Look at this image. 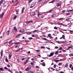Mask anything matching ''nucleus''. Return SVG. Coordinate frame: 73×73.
<instances>
[{"instance_id": "13d9d810", "label": "nucleus", "mask_w": 73, "mask_h": 73, "mask_svg": "<svg viewBox=\"0 0 73 73\" xmlns=\"http://www.w3.org/2000/svg\"><path fill=\"white\" fill-rule=\"evenodd\" d=\"M66 15H70V13H69L68 14L67 13H66Z\"/></svg>"}, {"instance_id": "603ef678", "label": "nucleus", "mask_w": 73, "mask_h": 73, "mask_svg": "<svg viewBox=\"0 0 73 73\" xmlns=\"http://www.w3.org/2000/svg\"><path fill=\"white\" fill-rule=\"evenodd\" d=\"M62 12L63 13H65V10H63Z\"/></svg>"}, {"instance_id": "aec40b11", "label": "nucleus", "mask_w": 73, "mask_h": 73, "mask_svg": "<svg viewBox=\"0 0 73 73\" xmlns=\"http://www.w3.org/2000/svg\"><path fill=\"white\" fill-rule=\"evenodd\" d=\"M14 30L15 32H17V29H16V28H14Z\"/></svg>"}, {"instance_id": "e2e57ef3", "label": "nucleus", "mask_w": 73, "mask_h": 73, "mask_svg": "<svg viewBox=\"0 0 73 73\" xmlns=\"http://www.w3.org/2000/svg\"><path fill=\"white\" fill-rule=\"evenodd\" d=\"M36 68H38V69H39V67H38V66H36Z\"/></svg>"}, {"instance_id": "c85d7f7f", "label": "nucleus", "mask_w": 73, "mask_h": 73, "mask_svg": "<svg viewBox=\"0 0 73 73\" xmlns=\"http://www.w3.org/2000/svg\"><path fill=\"white\" fill-rule=\"evenodd\" d=\"M42 66H45V63L44 62L42 64Z\"/></svg>"}, {"instance_id": "ddd939ff", "label": "nucleus", "mask_w": 73, "mask_h": 73, "mask_svg": "<svg viewBox=\"0 0 73 73\" xmlns=\"http://www.w3.org/2000/svg\"><path fill=\"white\" fill-rule=\"evenodd\" d=\"M61 42V44H66V40H64L61 42Z\"/></svg>"}, {"instance_id": "7ed1b4c3", "label": "nucleus", "mask_w": 73, "mask_h": 73, "mask_svg": "<svg viewBox=\"0 0 73 73\" xmlns=\"http://www.w3.org/2000/svg\"><path fill=\"white\" fill-rule=\"evenodd\" d=\"M73 66V65L71 64L69 65V67L71 69V70L73 71V66Z\"/></svg>"}, {"instance_id": "37998d69", "label": "nucleus", "mask_w": 73, "mask_h": 73, "mask_svg": "<svg viewBox=\"0 0 73 73\" xmlns=\"http://www.w3.org/2000/svg\"><path fill=\"white\" fill-rule=\"evenodd\" d=\"M56 65L54 64L53 66V67L54 68H56Z\"/></svg>"}, {"instance_id": "6e6552de", "label": "nucleus", "mask_w": 73, "mask_h": 73, "mask_svg": "<svg viewBox=\"0 0 73 73\" xmlns=\"http://www.w3.org/2000/svg\"><path fill=\"white\" fill-rule=\"evenodd\" d=\"M56 4L57 5V7H59L60 6H61V3L60 2H59L58 3H57Z\"/></svg>"}, {"instance_id": "338daca9", "label": "nucleus", "mask_w": 73, "mask_h": 73, "mask_svg": "<svg viewBox=\"0 0 73 73\" xmlns=\"http://www.w3.org/2000/svg\"><path fill=\"white\" fill-rule=\"evenodd\" d=\"M59 73H64V72L62 71L60 72H59Z\"/></svg>"}, {"instance_id": "a878e982", "label": "nucleus", "mask_w": 73, "mask_h": 73, "mask_svg": "<svg viewBox=\"0 0 73 73\" xmlns=\"http://www.w3.org/2000/svg\"><path fill=\"white\" fill-rule=\"evenodd\" d=\"M19 48V46L18 45L17 46H16L15 47V48H16L17 49H18Z\"/></svg>"}, {"instance_id": "5701e85b", "label": "nucleus", "mask_w": 73, "mask_h": 73, "mask_svg": "<svg viewBox=\"0 0 73 73\" xmlns=\"http://www.w3.org/2000/svg\"><path fill=\"white\" fill-rule=\"evenodd\" d=\"M57 20H64V18H58L57 19Z\"/></svg>"}, {"instance_id": "f03ea898", "label": "nucleus", "mask_w": 73, "mask_h": 73, "mask_svg": "<svg viewBox=\"0 0 73 73\" xmlns=\"http://www.w3.org/2000/svg\"><path fill=\"white\" fill-rule=\"evenodd\" d=\"M32 68L31 67H30L29 66H28L27 67V68L25 69V71H28V70H31V69Z\"/></svg>"}, {"instance_id": "79ce46f5", "label": "nucleus", "mask_w": 73, "mask_h": 73, "mask_svg": "<svg viewBox=\"0 0 73 73\" xmlns=\"http://www.w3.org/2000/svg\"><path fill=\"white\" fill-rule=\"evenodd\" d=\"M4 69L6 70H8V69L6 67H4Z\"/></svg>"}, {"instance_id": "6e6d98bb", "label": "nucleus", "mask_w": 73, "mask_h": 73, "mask_svg": "<svg viewBox=\"0 0 73 73\" xmlns=\"http://www.w3.org/2000/svg\"><path fill=\"white\" fill-rule=\"evenodd\" d=\"M55 61L56 62H57L58 61V60H55Z\"/></svg>"}, {"instance_id": "bf43d9fd", "label": "nucleus", "mask_w": 73, "mask_h": 73, "mask_svg": "<svg viewBox=\"0 0 73 73\" xmlns=\"http://www.w3.org/2000/svg\"><path fill=\"white\" fill-rule=\"evenodd\" d=\"M40 50H36V52H40Z\"/></svg>"}, {"instance_id": "0e129e2a", "label": "nucleus", "mask_w": 73, "mask_h": 73, "mask_svg": "<svg viewBox=\"0 0 73 73\" xmlns=\"http://www.w3.org/2000/svg\"><path fill=\"white\" fill-rule=\"evenodd\" d=\"M43 40H46V38H43Z\"/></svg>"}, {"instance_id": "a18cd8bd", "label": "nucleus", "mask_w": 73, "mask_h": 73, "mask_svg": "<svg viewBox=\"0 0 73 73\" xmlns=\"http://www.w3.org/2000/svg\"><path fill=\"white\" fill-rule=\"evenodd\" d=\"M53 11V10H51L49 11V13H51Z\"/></svg>"}, {"instance_id": "c03bdc74", "label": "nucleus", "mask_w": 73, "mask_h": 73, "mask_svg": "<svg viewBox=\"0 0 73 73\" xmlns=\"http://www.w3.org/2000/svg\"><path fill=\"white\" fill-rule=\"evenodd\" d=\"M29 40H32V39H33V38L32 37H30L29 38Z\"/></svg>"}, {"instance_id": "bb28decb", "label": "nucleus", "mask_w": 73, "mask_h": 73, "mask_svg": "<svg viewBox=\"0 0 73 73\" xmlns=\"http://www.w3.org/2000/svg\"><path fill=\"white\" fill-rule=\"evenodd\" d=\"M0 70H1V71H4V70L3 69V68H0Z\"/></svg>"}, {"instance_id": "f8f14e48", "label": "nucleus", "mask_w": 73, "mask_h": 73, "mask_svg": "<svg viewBox=\"0 0 73 73\" xmlns=\"http://www.w3.org/2000/svg\"><path fill=\"white\" fill-rule=\"evenodd\" d=\"M25 9V7H23L22 9V13H24V9Z\"/></svg>"}, {"instance_id": "4be33fe9", "label": "nucleus", "mask_w": 73, "mask_h": 73, "mask_svg": "<svg viewBox=\"0 0 73 73\" xmlns=\"http://www.w3.org/2000/svg\"><path fill=\"white\" fill-rule=\"evenodd\" d=\"M15 10L16 11V15H19V11H17V9H16Z\"/></svg>"}, {"instance_id": "c9c22d12", "label": "nucleus", "mask_w": 73, "mask_h": 73, "mask_svg": "<svg viewBox=\"0 0 73 73\" xmlns=\"http://www.w3.org/2000/svg\"><path fill=\"white\" fill-rule=\"evenodd\" d=\"M5 61L7 62H8L9 61L8 60V59H7V58H6Z\"/></svg>"}, {"instance_id": "2eb2a0df", "label": "nucleus", "mask_w": 73, "mask_h": 73, "mask_svg": "<svg viewBox=\"0 0 73 73\" xmlns=\"http://www.w3.org/2000/svg\"><path fill=\"white\" fill-rule=\"evenodd\" d=\"M19 32L21 33H24V30H21L19 31Z\"/></svg>"}, {"instance_id": "58836bf2", "label": "nucleus", "mask_w": 73, "mask_h": 73, "mask_svg": "<svg viewBox=\"0 0 73 73\" xmlns=\"http://www.w3.org/2000/svg\"><path fill=\"white\" fill-rule=\"evenodd\" d=\"M32 33V32H29V33H27V34L28 35H31Z\"/></svg>"}, {"instance_id": "774afa93", "label": "nucleus", "mask_w": 73, "mask_h": 73, "mask_svg": "<svg viewBox=\"0 0 73 73\" xmlns=\"http://www.w3.org/2000/svg\"><path fill=\"white\" fill-rule=\"evenodd\" d=\"M67 12H71L70 10H67Z\"/></svg>"}, {"instance_id": "f3484780", "label": "nucleus", "mask_w": 73, "mask_h": 73, "mask_svg": "<svg viewBox=\"0 0 73 73\" xmlns=\"http://www.w3.org/2000/svg\"><path fill=\"white\" fill-rule=\"evenodd\" d=\"M65 21H69V18H65Z\"/></svg>"}, {"instance_id": "8fccbe9b", "label": "nucleus", "mask_w": 73, "mask_h": 73, "mask_svg": "<svg viewBox=\"0 0 73 73\" xmlns=\"http://www.w3.org/2000/svg\"><path fill=\"white\" fill-rule=\"evenodd\" d=\"M55 49H58V47L57 46H56L55 47Z\"/></svg>"}, {"instance_id": "9d476101", "label": "nucleus", "mask_w": 73, "mask_h": 73, "mask_svg": "<svg viewBox=\"0 0 73 73\" xmlns=\"http://www.w3.org/2000/svg\"><path fill=\"white\" fill-rule=\"evenodd\" d=\"M35 4L34 3L32 4L31 6H30V8H32L33 7L35 6Z\"/></svg>"}, {"instance_id": "423d86ee", "label": "nucleus", "mask_w": 73, "mask_h": 73, "mask_svg": "<svg viewBox=\"0 0 73 73\" xmlns=\"http://www.w3.org/2000/svg\"><path fill=\"white\" fill-rule=\"evenodd\" d=\"M54 55V53L52 52L50 53V54L48 56L51 57V56H53Z\"/></svg>"}, {"instance_id": "0eeeda50", "label": "nucleus", "mask_w": 73, "mask_h": 73, "mask_svg": "<svg viewBox=\"0 0 73 73\" xmlns=\"http://www.w3.org/2000/svg\"><path fill=\"white\" fill-rule=\"evenodd\" d=\"M21 34H19L18 35H17L16 36V38H19V37H20V36H21Z\"/></svg>"}, {"instance_id": "b1692460", "label": "nucleus", "mask_w": 73, "mask_h": 73, "mask_svg": "<svg viewBox=\"0 0 73 73\" xmlns=\"http://www.w3.org/2000/svg\"><path fill=\"white\" fill-rule=\"evenodd\" d=\"M38 32V30H34V31H33V33H34L35 32Z\"/></svg>"}, {"instance_id": "1a4fd4ad", "label": "nucleus", "mask_w": 73, "mask_h": 73, "mask_svg": "<svg viewBox=\"0 0 73 73\" xmlns=\"http://www.w3.org/2000/svg\"><path fill=\"white\" fill-rule=\"evenodd\" d=\"M23 49V48H19L18 50H16V51L17 52H19V51H20V50H22Z\"/></svg>"}, {"instance_id": "4468645a", "label": "nucleus", "mask_w": 73, "mask_h": 73, "mask_svg": "<svg viewBox=\"0 0 73 73\" xmlns=\"http://www.w3.org/2000/svg\"><path fill=\"white\" fill-rule=\"evenodd\" d=\"M12 56V54L11 53L9 54V59H11V56Z\"/></svg>"}, {"instance_id": "09e8293b", "label": "nucleus", "mask_w": 73, "mask_h": 73, "mask_svg": "<svg viewBox=\"0 0 73 73\" xmlns=\"http://www.w3.org/2000/svg\"><path fill=\"white\" fill-rule=\"evenodd\" d=\"M58 51H56L55 52V54H58Z\"/></svg>"}, {"instance_id": "a211bd4d", "label": "nucleus", "mask_w": 73, "mask_h": 73, "mask_svg": "<svg viewBox=\"0 0 73 73\" xmlns=\"http://www.w3.org/2000/svg\"><path fill=\"white\" fill-rule=\"evenodd\" d=\"M3 51L2 50L1 51L0 54H1V56H3Z\"/></svg>"}, {"instance_id": "393cba45", "label": "nucleus", "mask_w": 73, "mask_h": 73, "mask_svg": "<svg viewBox=\"0 0 73 73\" xmlns=\"http://www.w3.org/2000/svg\"><path fill=\"white\" fill-rule=\"evenodd\" d=\"M6 34H7V35H9V31H7Z\"/></svg>"}, {"instance_id": "49530a36", "label": "nucleus", "mask_w": 73, "mask_h": 73, "mask_svg": "<svg viewBox=\"0 0 73 73\" xmlns=\"http://www.w3.org/2000/svg\"><path fill=\"white\" fill-rule=\"evenodd\" d=\"M7 66L8 67V68H10V65H9V64H8L7 65Z\"/></svg>"}, {"instance_id": "f257e3e1", "label": "nucleus", "mask_w": 73, "mask_h": 73, "mask_svg": "<svg viewBox=\"0 0 73 73\" xmlns=\"http://www.w3.org/2000/svg\"><path fill=\"white\" fill-rule=\"evenodd\" d=\"M38 16L40 19H41V18H44V15H42L40 14V13L38 14Z\"/></svg>"}, {"instance_id": "69168bd1", "label": "nucleus", "mask_w": 73, "mask_h": 73, "mask_svg": "<svg viewBox=\"0 0 73 73\" xmlns=\"http://www.w3.org/2000/svg\"><path fill=\"white\" fill-rule=\"evenodd\" d=\"M62 51L63 52H66V51L65 50H62Z\"/></svg>"}, {"instance_id": "39448f33", "label": "nucleus", "mask_w": 73, "mask_h": 73, "mask_svg": "<svg viewBox=\"0 0 73 73\" xmlns=\"http://www.w3.org/2000/svg\"><path fill=\"white\" fill-rule=\"evenodd\" d=\"M33 20H31L30 21H26L25 22V23H26V24H28L29 23H33Z\"/></svg>"}, {"instance_id": "412c9836", "label": "nucleus", "mask_w": 73, "mask_h": 73, "mask_svg": "<svg viewBox=\"0 0 73 73\" xmlns=\"http://www.w3.org/2000/svg\"><path fill=\"white\" fill-rule=\"evenodd\" d=\"M3 1L4 0H1V1H0V4H3Z\"/></svg>"}, {"instance_id": "cd10ccee", "label": "nucleus", "mask_w": 73, "mask_h": 73, "mask_svg": "<svg viewBox=\"0 0 73 73\" xmlns=\"http://www.w3.org/2000/svg\"><path fill=\"white\" fill-rule=\"evenodd\" d=\"M58 24H59V25H63V23H60L59 22H58Z\"/></svg>"}, {"instance_id": "3c124183", "label": "nucleus", "mask_w": 73, "mask_h": 73, "mask_svg": "<svg viewBox=\"0 0 73 73\" xmlns=\"http://www.w3.org/2000/svg\"><path fill=\"white\" fill-rule=\"evenodd\" d=\"M30 58H31L30 57H27V60H29V59H30Z\"/></svg>"}, {"instance_id": "4d7b16f0", "label": "nucleus", "mask_w": 73, "mask_h": 73, "mask_svg": "<svg viewBox=\"0 0 73 73\" xmlns=\"http://www.w3.org/2000/svg\"><path fill=\"white\" fill-rule=\"evenodd\" d=\"M31 60L33 61H35V59H34L33 58H32Z\"/></svg>"}, {"instance_id": "864d4df0", "label": "nucleus", "mask_w": 73, "mask_h": 73, "mask_svg": "<svg viewBox=\"0 0 73 73\" xmlns=\"http://www.w3.org/2000/svg\"><path fill=\"white\" fill-rule=\"evenodd\" d=\"M41 48H42V49H45V47H43V46H41L40 47Z\"/></svg>"}, {"instance_id": "ea45409f", "label": "nucleus", "mask_w": 73, "mask_h": 73, "mask_svg": "<svg viewBox=\"0 0 73 73\" xmlns=\"http://www.w3.org/2000/svg\"><path fill=\"white\" fill-rule=\"evenodd\" d=\"M62 49V48L60 47L58 50H61Z\"/></svg>"}, {"instance_id": "9b49d317", "label": "nucleus", "mask_w": 73, "mask_h": 73, "mask_svg": "<svg viewBox=\"0 0 73 73\" xmlns=\"http://www.w3.org/2000/svg\"><path fill=\"white\" fill-rule=\"evenodd\" d=\"M65 35H63L60 38V39H62V38H63V39H65Z\"/></svg>"}, {"instance_id": "7c9ffc66", "label": "nucleus", "mask_w": 73, "mask_h": 73, "mask_svg": "<svg viewBox=\"0 0 73 73\" xmlns=\"http://www.w3.org/2000/svg\"><path fill=\"white\" fill-rule=\"evenodd\" d=\"M17 62H18V63H19V62H20V60H19V59L18 58L17 59Z\"/></svg>"}, {"instance_id": "20e7f679", "label": "nucleus", "mask_w": 73, "mask_h": 73, "mask_svg": "<svg viewBox=\"0 0 73 73\" xmlns=\"http://www.w3.org/2000/svg\"><path fill=\"white\" fill-rule=\"evenodd\" d=\"M4 14H5V13H3L1 14H0V18L2 19L3 17Z\"/></svg>"}, {"instance_id": "f704fd0d", "label": "nucleus", "mask_w": 73, "mask_h": 73, "mask_svg": "<svg viewBox=\"0 0 73 73\" xmlns=\"http://www.w3.org/2000/svg\"><path fill=\"white\" fill-rule=\"evenodd\" d=\"M13 41V40H11L9 42V43L10 44H12V42Z\"/></svg>"}, {"instance_id": "473e14b6", "label": "nucleus", "mask_w": 73, "mask_h": 73, "mask_svg": "<svg viewBox=\"0 0 73 73\" xmlns=\"http://www.w3.org/2000/svg\"><path fill=\"white\" fill-rule=\"evenodd\" d=\"M69 56L70 57H72V56H73V54H69Z\"/></svg>"}, {"instance_id": "de8ad7c7", "label": "nucleus", "mask_w": 73, "mask_h": 73, "mask_svg": "<svg viewBox=\"0 0 73 73\" xmlns=\"http://www.w3.org/2000/svg\"><path fill=\"white\" fill-rule=\"evenodd\" d=\"M33 0H29V3H31Z\"/></svg>"}, {"instance_id": "a19ab883", "label": "nucleus", "mask_w": 73, "mask_h": 73, "mask_svg": "<svg viewBox=\"0 0 73 73\" xmlns=\"http://www.w3.org/2000/svg\"><path fill=\"white\" fill-rule=\"evenodd\" d=\"M50 36H51V35L50 34H49L48 35V37H50Z\"/></svg>"}, {"instance_id": "2f4dec72", "label": "nucleus", "mask_w": 73, "mask_h": 73, "mask_svg": "<svg viewBox=\"0 0 73 73\" xmlns=\"http://www.w3.org/2000/svg\"><path fill=\"white\" fill-rule=\"evenodd\" d=\"M68 65H69L68 64H66L65 66V68H68Z\"/></svg>"}, {"instance_id": "6ab92c4d", "label": "nucleus", "mask_w": 73, "mask_h": 73, "mask_svg": "<svg viewBox=\"0 0 73 73\" xmlns=\"http://www.w3.org/2000/svg\"><path fill=\"white\" fill-rule=\"evenodd\" d=\"M28 62V60H26L24 63V64H26Z\"/></svg>"}, {"instance_id": "680f3d73", "label": "nucleus", "mask_w": 73, "mask_h": 73, "mask_svg": "<svg viewBox=\"0 0 73 73\" xmlns=\"http://www.w3.org/2000/svg\"><path fill=\"white\" fill-rule=\"evenodd\" d=\"M50 38H53V37L52 36V35H51V36H50Z\"/></svg>"}, {"instance_id": "4c0bfd02", "label": "nucleus", "mask_w": 73, "mask_h": 73, "mask_svg": "<svg viewBox=\"0 0 73 73\" xmlns=\"http://www.w3.org/2000/svg\"><path fill=\"white\" fill-rule=\"evenodd\" d=\"M15 44L16 45H18L19 44H20V43H19V42H17L15 43Z\"/></svg>"}, {"instance_id": "e433bc0d", "label": "nucleus", "mask_w": 73, "mask_h": 73, "mask_svg": "<svg viewBox=\"0 0 73 73\" xmlns=\"http://www.w3.org/2000/svg\"><path fill=\"white\" fill-rule=\"evenodd\" d=\"M17 18V16H15L14 17L13 19L15 20Z\"/></svg>"}, {"instance_id": "052dcab7", "label": "nucleus", "mask_w": 73, "mask_h": 73, "mask_svg": "<svg viewBox=\"0 0 73 73\" xmlns=\"http://www.w3.org/2000/svg\"><path fill=\"white\" fill-rule=\"evenodd\" d=\"M25 58H23L21 59V60H22L23 61L24 60H25Z\"/></svg>"}, {"instance_id": "5fc2aeb1", "label": "nucleus", "mask_w": 73, "mask_h": 73, "mask_svg": "<svg viewBox=\"0 0 73 73\" xmlns=\"http://www.w3.org/2000/svg\"><path fill=\"white\" fill-rule=\"evenodd\" d=\"M25 42H29V41L28 40H25Z\"/></svg>"}, {"instance_id": "72a5a7b5", "label": "nucleus", "mask_w": 73, "mask_h": 73, "mask_svg": "<svg viewBox=\"0 0 73 73\" xmlns=\"http://www.w3.org/2000/svg\"><path fill=\"white\" fill-rule=\"evenodd\" d=\"M62 65V63H59L58 64V66H60V65Z\"/></svg>"}, {"instance_id": "c756f323", "label": "nucleus", "mask_w": 73, "mask_h": 73, "mask_svg": "<svg viewBox=\"0 0 73 73\" xmlns=\"http://www.w3.org/2000/svg\"><path fill=\"white\" fill-rule=\"evenodd\" d=\"M50 68H51V69L52 70V71H54V70H55V69L53 68L52 67H50Z\"/></svg>"}, {"instance_id": "dca6fc26", "label": "nucleus", "mask_w": 73, "mask_h": 73, "mask_svg": "<svg viewBox=\"0 0 73 73\" xmlns=\"http://www.w3.org/2000/svg\"><path fill=\"white\" fill-rule=\"evenodd\" d=\"M35 13L34 12H32L31 14V16H34V15H35Z\"/></svg>"}]
</instances>
